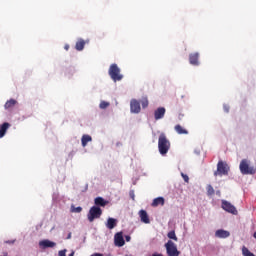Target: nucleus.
I'll use <instances>...</instances> for the list:
<instances>
[{
  "label": "nucleus",
  "mask_w": 256,
  "mask_h": 256,
  "mask_svg": "<svg viewBox=\"0 0 256 256\" xmlns=\"http://www.w3.org/2000/svg\"><path fill=\"white\" fill-rule=\"evenodd\" d=\"M253 237H254V239H256V232H254Z\"/></svg>",
  "instance_id": "obj_36"
},
{
  "label": "nucleus",
  "mask_w": 256,
  "mask_h": 256,
  "mask_svg": "<svg viewBox=\"0 0 256 256\" xmlns=\"http://www.w3.org/2000/svg\"><path fill=\"white\" fill-rule=\"evenodd\" d=\"M158 149L161 155H167L169 149H171V142L167 139L165 133H161L158 138Z\"/></svg>",
  "instance_id": "obj_1"
},
{
  "label": "nucleus",
  "mask_w": 256,
  "mask_h": 256,
  "mask_svg": "<svg viewBox=\"0 0 256 256\" xmlns=\"http://www.w3.org/2000/svg\"><path fill=\"white\" fill-rule=\"evenodd\" d=\"M91 141H93V138L88 134H84L81 138L82 147H87V143H91Z\"/></svg>",
  "instance_id": "obj_19"
},
{
  "label": "nucleus",
  "mask_w": 256,
  "mask_h": 256,
  "mask_svg": "<svg viewBox=\"0 0 256 256\" xmlns=\"http://www.w3.org/2000/svg\"><path fill=\"white\" fill-rule=\"evenodd\" d=\"M126 241H131V236H126Z\"/></svg>",
  "instance_id": "obj_34"
},
{
  "label": "nucleus",
  "mask_w": 256,
  "mask_h": 256,
  "mask_svg": "<svg viewBox=\"0 0 256 256\" xmlns=\"http://www.w3.org/2000/svg\"><path fill=\"white\" fill-rule=\"evenodd\" d=\"M182 179H184L185 183H189V176L187 174L181 173Z\"/></svg>",
  "instance_id": "obj_28"
},
{
  "label": "nucleus",
  "mask_w": 256,
  "mask_h": 256,
  "mask_svg": "<svg viewBox=\"0 0 256 256\" xmlns=\"http://www.w3.org/2000/svg\"><path fill=\"white\" fill-rule=\"evenodd\" d=\"M90 256H103V254H101V253H94V254H92Z\"/></svg>",
  "instance_id": "obj_32"
},
{
  "label": "nucleus",
  "mask_w": 256,
  "mask_h": 256,
  "mask_svg": "<svg viewBox=\"0 0 256 256\" xmlns=\"http://www.w3.org/2000/svg\"><path fill=\"white\" fill-rule=\"evenodd\" d=\"M103 215V210L99 206H92L87 214V219L89 223H93L95 219H100Z\"/></svg>",
  "instance_id": "obj_3"
},
{
  "label": "nucleus",
  "mask_w": 256,
  "mask_h": 256,
  "mask_svg": "<svg viewBox=\"0 0 256 256\" xmlns=\"http://www.w3.org/2000/svg\"><path fill=\"white\" fill-rule=\"evenodd\" d=\"M15 105H17V100L10 99L5 103L4 109H13Z\"/></svg>",
  "instance_id": "obj_22"
},
{
  "label": "nucleus",
  "mask_w": 256,
  "mask_h": 256,
  "mask_svg": "<svg viewBox=\"0 0 256 256\" xmlns=\"http://www.w3.org/2000/svg\"><path fill=\"white\" fill-rule=\"evenodd\" d=\"M106 227H107V229H115V227H117V219L108 218Z\"/></svg>",
  "instance_id": "obj_20"
},
{
  "label": "nucleus",
  "mask_w": 256,
  "mask_h": 256,
  "mask_svg": "<svg viewBox=\"0 0 256 256\" xmlns=\"http://www.w3.org/2000/svg\"><path fill=\"white\" fill-rule=\"evenodd\" d=\"M68 239H71V233L68 235Z\"/></svg>",
  "instance_id": "obj_38"
},
{
  "label": "nucleus",
  "mask_w": 256,
  "mask_h": 256,
  "mask_svg": "<svg viewBox=\"0 0 256 256\" xmlns=\"http://www.w3.org/2000/svg\"><path fill=\"white\" fill-rule=\"evenodd\" d=\"M189 63L195 67L199 66V52L191 53L189 55Z\"/></svg>",
  "instance_id": "obj_11"
},
{
  "label": "nucleus",
  "mask_w": 256,
  "mask_h": 256,
  "mask_svg": "<svg viewBox=\"0 0 256 256\" xmlns=\"http://www.w3.org/2000/svg\"><path fill=\"white\" fill-rule=\"evenodd\" d=\"M181 117H183V114H180V115H179V119H181Z\"/></svg>",
  "instance_id": "obj_37"
},
{
  "label": "nucleus",
  "mask_w": 256,
  "mask_h": 256,
  "mask_svg": "<svg viewBox=\"0 0 256 256\" xmlns=\"http://www.w3.org/2000/svg\"><path fill=\"white\" fill-rule=\"evenodd\" d=\"M107 107H109V102L102 101L100 103V109H107Z\"/></svg>",
  "instance_id": "obj_27"
},
{
  "label": "nucleus",
  "mask_w": 256,
  "mask_h": 256,
  "mask_svg": "<svg viewBox=\"0 0 256 256\" xmlns=\"http://www.w3.org/2000/svg\"><path fill=\"white\" fill-rule=\"evenodd\" d=\"M167 237L168 239H173V241H178L177 235L175 234L174 230L168 232Z\"/></svg>",
  "instance_id": "obj_24"
},
{
  "label": "nucleus",
  "mask_w": 256,
  "mask_h": 256,
  "mask_svg": "<svg viewBox=\"0 0 256 256\" xmlns=\"http://www.w3.org/2000/svg\"><path fill=\"white\" fill-rule=\"evenodd\" d=\"M176 133H178V135H189V131H187V129H185L183 126H181L180 124H177L174 127Z\"/></svg>",
  "instance_id": "obj_16"
},
{
  "label": "nucleus",
  "mask_w": 256,
  "mask_h": 256,
  "mask_svg": "<svg viewBox=\"0 0 256 256\" xmlns=\"http://www.w3.org/2000/svg\"><path fill=\"white\" fill-rule=\"evenodd\" d=\"M108 73L114 83H117V81H121L123 79L121 69L119 68V66H117V64L110 65Z\"/></svg>",
  "instance_id": "obj_2"
},
{
  "label": "nucleus",
  "mask_w": 256,
  "mask_h": 256,
  "mask_svg": "<svg viewBox=\"0 0 256 256\" xmlns=\"http://www.w3.org/2000/svg\"><path fill=\"white\" fill-rule=\"evenodd\" d=\"M94 203L96 207H105L109 202L104 200L103 197H97L95 198Z\"/></svg>",
  "instance_id": "obj_17"
},
{
  "label": "nucleus",
  "mask_w": 256,
  "mask_h": 256,
  "mask_svg": "<svg viewBox=\"0 0 256 256\" xmlns=\"http://www.w3.org/2000/svg\"><path fill=\"white\" fill-rule=\"evenodd\" d=\"M216 237H218L219 239H227V237H229L231 235V233H229V231L220 229L217 230L215 232Z\"/></svg>",
  "instance_id": "obj_14"
},
{
  "label": "nucleus",
  "mask_w": 256,
  "mask_h": 256,
  "mask_svg": "<svg viewBox=\"0 0 256 256\" xmlns=\"http://www.w3.org/2000/svg\"><path fill=\"white\" fill-rule=\"evenodd\" d=\"M140 103L143 109H147V107H149V100L147 98H142Z\"/></svg>",
  "instance_id": "obj_25"
},
{
  "label": "nucleus",
  "mask_w": 256,
  "mask_h": 256,
  "mask_svg": "<svg viewBox=\"0 0 256 256\" xmlns=\"http://www.w3.org/2000/svg\"><path fill=\"white\" fill-rule=\"evenodd\" d=\"M139 217L142 223H145L146 225H149V223H151V220L149 219V214H147V211L140 210Z\"/></svg>",
  "instance_id": "obj_12"
},
{
  "label": "nucleus",
  "mask_w": 256,
  "mask_h": 256,
  "mask_svg": "<svg viewBox=\"0 0 256 256\" xmlns=\"http://www.w3.org/2000/svg\"><path fill=\"white\" fill-rule=\"evenodd\" d=\"M76 51H83L85 49V40L79 38L75 45Z\"/></svg>",
  "instance_id": "obj_21"
},
{
  "label": "nucleus",
  "mask_w": 256,
  "mask_h": 256,
  "mask_svg": "<svg viewBox=\"0 0 256 256\" xmlns=\"http://www.w3.org/2000/svg\"><path fill=\"white\" fill-rule=\"evenodd\" d=\"M206 191H207V195L209 197H211L212 195H215V189L213 188V186H211V184H209L207 187H206Z\"/></svg>",
  "instance_id": "obj_23"
},
{
  "label": "nucleus",
  "mask_w": 256,
  "mask_h": 256,
  "mask_svg": "<svg viewBox=\"0 0 256 256\" xmlns=\"http://www.w3.org/2000/svg\"><path fill=\"white\" fill-rule=\"evenodd\" d=\"M166 253L168 256H179L181 255V252L177 250V245L171 240H169L166 244Z\"/></svg>",
  "instance_id": "obj_6"
},
{
  "label": "nucleus",
  "mask_w": 256,
  "mask_h": 256,
  "mask_svg": "<svg viewBox=\"0 0 256 256\" xmlns=\"http://www.w3.org/2000/svg\"><path fill=\"white\" fill-rule=\"evenodd\" d=\"M9 127H11V124H9V122H4L2 125H0V139H2V137H5L7 129H9Z\"/></svg>",
  "instance_id": "obj_15"
},
{
  "label": "nucleus",
  "mask_w": 256,
  "mask_h": 256,
  "mask_svg": "<svg viewBox=\"0 0 256 256\" xmlns=\"http://www.w3.org/2000/svg\"><path fill=\"white\" fill-rule=\"evenodd\" d=\"M71 211L72 213H81V211H83V208L81 206H78V207L72 206Z\"/></svg>",
  "instance_id": "obj_26"
},
{
  "label": "nucleus",
  "mask_w": 256,
  "mask_h": 256,
  "mask_svg": "<svg viewBox=\"0 0 256 256\" xmlns=\"http://www.w3.org/2000/svg\"><path fill=\"white\" fill-rule=\"evenodd\" d=\"M8 245H13L15 243V240H7L5 241Z\"/></svg>",
  "instance_id": "obj_30"
},
{
  "label": "nucleus",
  "mask_w": 256,
  "mask_h": 256,
  "mask_svg": "<svg viewBox=\"0 0 256 256\" xmlns=\"http://www.w3.org/2000/svg\"><path fill=\"white\" fill-rule=\"evenodd\" d=\"M240 172L242 175H255L256 169L253 166H249V162L243 159L240 162Z\"/></svg>",
  "instance_id": "obj_5"
},
{
  "label": "nucleus",
  "mask_w": 256,
  "mask_h": 256,
  "mask_svg": "<svg viewBox=\"0 0 256 256\" xmlns=\"http://www.w3.org/2000/svg\"><path fill=\"white\" fill-rule=\"evenodd\" d=\"M165 107H159L154 111V119L156 121H159V119H163V117H165Z\"/></svg>",
  "instance_id": "obj_10"
},
{
  "label": "nucleus",
  "mask_w": 256,
  "mask_h": 256,
  "mask_svg": "<svg viewBox=\"0 0 256 256\" xmlns=\"http://www.w3.org/2000/svg\"><path fill=\"white\" fill-rule=\"evenodd\" d=\"M56 245H57V243L50 241V240H42L39 242V246L42 247L43 249L53 248Z\"/></svg>",
  "instance_id": "obj_13"
},
{
  "label": "nucleus",
  "mask_w": 256,
  "mask_h": 256,
  "mask_svg": "<svg viewBox=\"0 0 256 256\" xmlns=\"http://www.w3.org/2000/svg\"><path fill=\"white\" fill-rule=\"evenodd\" d=\"M69 256H75V252H72L71 254H69Z\"/></svg>",
  "instance_id": "obj_35"
},
{
  "label": "nucleus",
  "mask_w": 256,
  "mask_h": 256,
  "mask_svg": "<svg viewBox=\"0 0 256 256\" xmlns=\"http://www.w3.org/2000/svg\"><path fill=\"white\" fill-rule=\"evenodd\" d=\"M114 243L116 247H123L125 245V239L123 238V232H118L114 236Z\"/></svg>",
  "instance_id": "obj_9"
},
{
  "label": "nucleus",
  "mask_w": 256,
  "mask_h": 256,
  "mask_svg": "<svg viewBox=\"0 0 256 256\" xmlns=\"http://www.w3.org/2000/svg\"><path fill=\"white\" fill-rule=\"evenodd\" d=\"M221 207L226 213H231V215H237V208L227 200H222Z\"/></svg>",
  "instance_id": "obj_7"
},
{
  "label": "nucleus",
  "mask_w": 256,
  "mask_h": 256,
  "mask_svg": "<svg viewBox=\"0 0 256 256\" xmlns=\"http://www.w3.org/2000/svg\"><path fill=\"white\" fill-rule=\"evenodd\" d=\"M130 197H131V199H133V201H135V192L131 191L130 192Z\"/></svg>",
  "instance_id": "obj_31"
},
{
  "label": "nucleus",
  "mask_w": 256,
  "mask_h": 256,
  "mask_svg": "<svg viewBox=\"0 0 256 256\" xmlns=\"http://www.w3.org/2000/svg\"><path fill=\"white\" fill-rule=\"evenodd\" d=\"M64 49H65L66 51H69V44H66V45L64 46Z\"/></svg>",
  "instance_id": "obj_33"
},
{
  "label": "nucleus",
  "mask_w": 256,
  "mask_h": 256,
  "mask_svg": "<svg viewBox=\"0 0 256 256\" xmlns=\"http://www.w3.org/2000/svg\"><path fill=\"white\" fill-rule=\"evenodd\" d=\"M229 164L223 162V160L218 161L217 170L214 172V177L218 175L223 177V175H229Z\"/></svg>",
  "instance_id": "obj_4"
},
{
  "label": "nucleus",
  "mask_w": 256,
  "mask_h": 256,
  "mask_svg": "<svg viewBox=\"0 0 256 256\" xmlns=\"http://www.w3.org/2000/svg\"><path fill=\"white\" fill-rule=\"evenodd\" d=\"M159 205H161L162 207L163 205H165V198L157 197L153 200L152 207H159Z\"/></svg>",
  "instance_id": "obj_18"
},
{
  "label": "nucleus",
  "mask_w": 256,
  "mask_h": 256,
  "mask_svg": "<svg viewBox=\"0 0 256 256\" xmlns=\"http://www.w3.org/2000/svg\"><path fill=\"white\" fill-rule=\"evenodd\" d=\"M130 111L131 113H141V103L137 99L130 101Z\"/></svg>",
  "instance_id": "obj_8"
},
{
  "label": "nucleus",
  "mask_w": 256,
  "mask_h": 256,
  "mask_svg": "<svg viewBox=\"0 0 256 256\" xmlns=\"http://www.w3.org/2000/svg\"><path fill=\"white\" fill-rule=\"evenodd\" d=\"M66 253H67V250H61L58 252V256H67Z\"/></svg>",
  "instance_id": "obj_29"
}]
</instances>
